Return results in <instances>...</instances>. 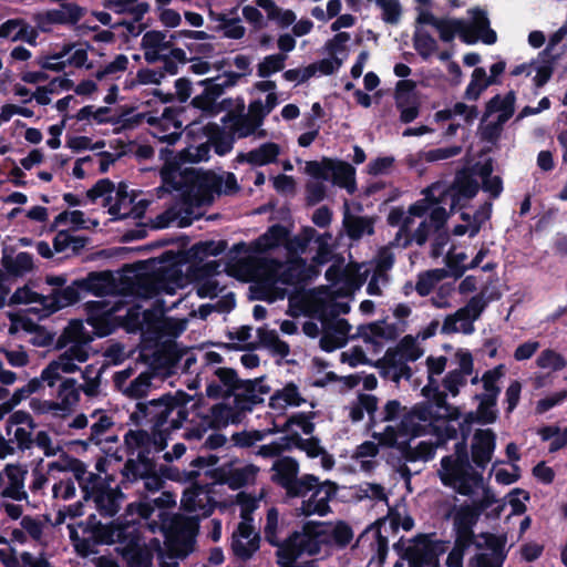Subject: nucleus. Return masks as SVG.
I'll use <instances>...</instances> for the list:
<instances>
[{"mask_svg":"<svg viewBox=\"0 0 567 567\" xmlns=\"http://www.w3.org/2000/svg\"><path fill=\"white\" fill-rule=\"evenodd\" d=\"M116 285L111 272H91L87 277L74 280L63 289L53 290L49 295H41L28 287L17 289L11 299L17 303L30 305V311L39 318L50 315L75 303L80 292H90L96 297H106L101 300L87 301L85 305L87 323L99 337L111 334L117 327H124L126 311L133 305L124 296L116 295Z\"/></svg>","mask_w":567,"mask_h":567,"instance_id":"obj_1","label":"nucleus"},{"mask_svg":"<svg viewBox=\"0 0 567 567\" xmlns=\"http://www.w3.org/2000/svg\"><path fill=\"white\" fill-rule=\"evenodd\" d=\"M434 401L416 404L404 413L405 408L399 401H389L382 410V419H373V437L386 446L406 436L437 434L439 440L454 439L457 433L454 422L460 412L445 403L444 395Z\"/></svg>","mask_w":567,"mask_h":567,"instance_id":"obj_2","label":"nucleus"},{"mask_svg":"<svg viewBox=\"0 0 567 567\" xmlns=\"http://www.w3.org/2000/svg\"><path fill=\"white\" fill-rule=\"evenodd\" d=\"M185 281L186 279L176 267L153 277L141 278L135 292L143 299L155 298L154 310H142L141 305H133L126 311L124 328L130 332L140 330L155 338L177 337L182 333L186 329L187 320L166 317L164 313L184 301L183 296H178L173 301H167L165 297L175 296L179 289L184 288Z\"/></svg>","mask_w":567,"mask_h":567,"instance_id":"obj_3","label":"nucleus"},{"mask_svg":"<svg viewBox=\"0 0 567 567\" xmlns=\"http://www.w3.org/2000/svg\"><path fill=\"white\" fill-rule=\"evenodd\" d=\"M69 529L76 553L83 557L93 554L99 544H117L116 550L130 567H151V548L141 538L140 529L134 524L122 525L113 522L102 525L90 516L86 524L69 526Z\"/></svg>","mask_w":567,"mask_h":567,"instance_id":"obj_4","label":"nucleus"},{"mask_svg":"<svg viewBox=\"0 0 567 567\" xmlns=\"http://www.w3.org/2000/svg\"><path fill=\"white\" fill-rule=\"evenodd\" d=\"M196 408L197 401L183 392L152 401L147 415L154 421L155 431L150 434L143 430H130L124 436L127 451L132 456H136L134 461H148V454L164 450L166 442L163 432L179 429L187 420L189 409L195 411Z\"/></svg>","mask_w":567,"mask_h":567,"instance_id":"obj_5","label":"nucleus"},{"mask_svg":"<svg viewBox=\"0 0 567 567\" xmlns=\"http://www.w3.org/2000/svg\"><path fill=\"white\" fill-rule=\"evenodd\" d=\"M316 235V229L311 227H305L292 238L287 235L285 248L289 257L285 262L264 260L259 265L248 267L241 278L245 281L258 282L265 289L276 290L279 297L284 298L285 289H281L279 285H295L310 278L311 268L300 255L306 252Z\"/></svg>","mask_w":567,"mask_h":567,"instance_id":"obj_6","label":"nucleus"},{"mask_svg":"<svg viewBox=\"0 0 567 567\" xmlns=\"http://www.w3.org/2000/svg\"><path fill=\"white\" fill-rule=\"evenodd\" d=\"M239 190L237 178L233 173H204L197 178V188L182 193V200L159 216L157 226L167 227L175 224L178 227L189 226L193 220L203 215V207L209 205L214 195H233Z\"/></svg>","mask_w":567,"mask_h":567,"instance_id":"obj_7","label":"nucleus"},{"mask_svg":"<svg viewBox=\"0 0 567 567\" xmlns=\"http://www.w3.org/2000/svg\"><path fill=\"white\" fill-rule=\"evenodd\" d=\"M424 195V198L413 204L406 214L399 209L390 213L389 223L391 225L402 220L395 237L398 245L406 246L412 241L420 246L423 245L432 229H439L447 219L446 208L439 205L433 198H427L426 192Z\"/></svg>","mask_w":567,"mask_h":567,"instance_id":"obj_8","label":"nucleus"},{"mask_svg":"<svg viewBox=\"0 0 567 567\" xmlns=\"http://www.w3.org/2000/svg\"><path fill=\"white\" fill-rule=\"evenodd\" d=\"M439 476L445 486L470 496L481 509H486L498 503L495 494L485 484L483 476L472 468L465 452L443 457Z\"/></svg>","mask_w":567,"mask_h":567,"instance_id":"obj_9","label":"nucleus"},{"mask_svg":"<svg viewBox=\"0 0 567 567\" xmlns=\"http://www.w3.org/2000/svg\"><path fill=\"white\" fill-rule=\"evenodd\" d=\"M392 265L393 256L386 250L380 254L375 267L370 264H349L344 268L332 265L326 271V278L329 281L328 296L331 300L349 297L360 289L373 269L385 272Z\"/></svg>","mask_w":567,"mask_h":567,"instance_id":"obj_10","label":"nucleus"},{"mask_svg":"<svg viewBox=\"0 0 567 567\" xmlns=\"http://www.w3.org/2000/svg\"><path fill=\"white\" fill-rule=\"evenodd\" d=\"M470 20L456 18H440L435 30L440 39L444 42H451L456 35L467 44L476 43L478 40L485 44L496 42V33L489 28V21L486 12L480 9L468 10Z\"/></svg>","mask_w":567,"mask_h":567,"instance_id":"obj_11","label":"nucleus"},{"mask_svg":"<svg viewBox=\"0 0 567 567\" xmlns=\"http://www.w3.org/2000/svg\"><path fill=\"white\" fill-rule=\"evenodd\" d=\"M323 528L324 523H309L301 532L291 535L277 550L278 564L281 567H295L299 556L326 551L329 546Z\"/></svg>","mask_w":567,"mask_h":567,"instance_id":"obj_12","label":"nucleus"},{"mask_svg":"<svg viewBox=\"0 0 567 567\" xmlns=\"http://www.w3.org/2000/svg\"><path fill=\"white\" fill-rule=\"evenodd\" d=\"M176 496L172 493L164 492L153 502L141 501L132 503L126 507L124 522L117 520L122 525L137 524L142 519H147L152 516L155 507L159 509L158 517L161 518L159 528L165 535L178 534L182 532V517L179 515L169 516L166 509L175 506Z\"/></svg>","mask_w":567,"mask_h":567,"instance_id":"obj_13","label":"nucleus"},{"mask_svg":"<svg viewBox=\"0 0 567 567\" xmlns=\"http://www.w3.org/2000/svg\"><path fill=\"white\" fill-rule=\"evenodd\" d=\"M287 235H289V231L285 226L274 225L248 245L244 243L235 245L234 249L239 254H245L246 257L241 258L237 264L231 265L230 271L240 280L245 281L241 275L246 269L252 265H259V262L264 260H269L268 258H260L259 256L269 254L281 246L285 247Z\"/></svg>","mask_w":567,"mask_h":567,"instance_id":"obj_14","label":"nucleus"},{"mask_svg":"<svg viewBox=\"0 0 567 567\" xmlns=\"http://www.w3.org/2000/svg\"><path fill=\"white\" fill-rule=\"evenodd\" d=\"M264 495L262 491L258 496H251L245 492L237 495L241 522L233 533L231 549L241 559H248L259 548V535L252 525L250 515L258 508Z\"/></svg>","mask_w":567,"mask_h":567,"instance_id":"obj_15","label":"nucleus"},{"mask_svg":"<svg viewBox=\"0 0 567 567\" xmlns=\"http://www.w3.org/2000/svg\"><path fill=\"white\" fill-rule=\"evenodd\" d=\"M86 195L91 200L102 198L103 205L109 207V213L114 218H138L144 209L142 202L135 204V197L127 192L126 185L118 184L115 187L109 179L99 181Z\"/></svg>","mask_w":567,"mask_h":567,"instance_id":"obj_16","label":"nucleus"},{"mask_svg":"<svg viewBox=\"0 0 567 567\" xmlns=\"http://www.w3.org/2000/svg\"><path fill=\"white\" fill-rule=\"evenodd\" d=\"M337 485L330 481L319 482L311 475L290 497L300 498L296 506L298 514L303 516H324L330 512V501L337 495Z\"/></svg>","mask_w":567,"mask_h":567,"instance_id":"obj_17","label":"nucleus"},{"mask_svg":"<svg viewBox=\"0 0 567 567\" xmlns=\"http://www.w3.org/2000/svg\"><path fill=\"white\" fill-rule=\"evenodd\" d=\"M251 59L244 54H238L233 60V65L237 72H227L221 75L208 78L199 82L204 85V92L193 99L192 104L203 111H212L215 100L224 92L226 87L233 86L237 81L250 73Z\"/></svg>","mask_w":567,"mask_h":567,"instance_id":"obj_18","label":"nucleus"},{"mask_svg":"<svg viewBox=\"0 0 567 567\" xmlns=\"http://www.w3.org/2000/svg\"><path fill=\"white\" fill-rule=\"evenodd\" d=\"M474 168L470 171H462L456 175L454 185L446 187L444 184L436 183L425 189L427 198H433L439 205L453 210L456 206H463V200L473 198L478 189L480 184L475 178Z\"/></svg>","mask_w":567,"mask_h":567,"instance_id":"obj_19","label":"nucleus"},{"mask_svg":"<svg viewBox=\"0 0 567 567\" xmlns=\"http://www.w3.org/2000/svg\"><path fill=\"white\" fill-rule=\"evenodd\" d=\"M307 172L312 178L332 182L352 194L355 190V169L348 163L323 159L307 163Z\"/></svg>","mask_w":567,"mask_h":567,"instance_id":"obj_20","label":"nucleus"},{"mask_svg":"<svg viewBox=\"0 0 567 567\" xmlns=\"http://www.w3.org/2000/svg\"><path fill=\"white\" fill-rule=\"evenodd\" d=\"M486 307V300L483 295H476L455 313L447 316L441 327V332L445 334L474 332V322L477 320Z\"/></svg>","mask_w":567,"mask_h":567,"instance_id":"obj_21","label":"nucleus"},{"mask_svg":"<svg viewBox=\"0 0 567 567\" xmlns=\"http://www.w3.org/2000/svg\"><path fill=\"white\" fill-rule=\"evenodd\" d=\"M476 553L470 559V567H502L506 558L505 543L493 534H481L472 544Z\"/></svg>","mask_w":567,"mask_h":567,"instance_id":"obj_22","label":"nucleus"},{"mask_svg":"<svg viewBox=\"0 0 567 567\" xmlns=\"http://www.w3.org/2000/svg\"><path fill=\"white\" fill-rule=\"evenodd\" d=\"M142 122L150 126V134L161 143L174 145L182 135L183 123L177 118V112L171 107H165L162 115L140 114Z\"/></svg>","mask_w":567,"mask_h":567,"instance_id":"obj_23","label":"nucleus"},{"mask_svg":"<svg viewBox=\"0 0 567 567\" xmlns=\"http://www.w3.org/2000/svg\"><path fill=\"white\" fill-rule=\"evenodd\" d=\"M447 548L449 542L420 536L408 548V556L414 567H437L439 557Z\"/></svg>","mask_w":567,"mask_h":567,"instance_id":"obj_24","label":"nucleus"},{"mask_svg":"<svg viewBox=\"0 0 567 567\" xmlns=\"http://www.w3.org/2000/svg\"><path fill=\"white\" fill-rule=\"evenodd\" d=\"M153 373L144 371L138 374L135 370L127 368L117 371L113 381L116 389L125 396L131 399H140L148 394L152 386Z\"/></svg>","mask_w":567,"mask_h":567,"instance_id":"obj_25","label":"nucleus"},{"mask_svg":"<svg viewBox=\"0 0 567 567\" xmlns=\"http://www.w3.org/2000/svg\"><path fill=\"white\" fill-rule=\"evenodd\" d=\"M99 477L94 474V477L89 481V488L83 489L85 493V501H93L96 509L101 515L114 516L123 502L124 495L117 488H105L97 486Z\"/></svg>","mask_w":567,"mask_h":567,"instance_id":"obj_26","label":"nucleus"},{"mask_svg":"<svg viewBox=\"0 0 567 567\" xmlns=\"http://www.w3.org/2000/svg\"><path fill=\"white\" fill-rule=\"evenodd\" d=\"M404 331V323L378 321L362 330V339L368 351L379 353L384 344L395 340Z\"/></svg>","mask_w":567,"mask_h":567,"instance_id":"obj_27","label":"nucleus"},{"mask_svg":"<svg viewBox=\"0 0 567 567\" xmlns=\"http://www.w3.org/2000/svg\"><path fill=\"white\" fill-rule=\"evenodd\" d=\"M142 48L144 50V58L147 62L154 63L167 54L179 61L185 60V51L179 48H173L167 35L161 31H148L142 38Z\"/></svg>","mask_w":567,"mask_h":567,"instance_id":"obj_28","label":"nucleus"},{"mask_svg":"<svg viewBox=\"0 0 567 567\" xmlns=\"http://www.w3.org/2000/svg\"><path fill=\"white\" fill-rule=\"evenodd\" d=\"M454 368L443 380L444 389L453 396L460 393V389L466 384V379L473 372V357L468 350L457 349L453 354Z\"/></svg>","mask_w":567,"mask_h":567,"instance_id":"obj_29","label":"nucleus"},{"mask_svg":"<svg viewBox=\"0 0 567 567\" xmlns=\"http://www.w3.org/2000/svg\"><path fill=\"white\" fill-rule=\"evenodd\" d=\"M272 481L286 489L287 496H291L306 481L311 480V474L297 477L298 463L290 457H282L272 464Z\"/></svg>","mask_w":567,"mask_h":567,"instance_id":"obj_30","label":"nucleus"},{"mask_svg":"<svg viewBox=\"0 0 567 567\" xmlns=\"http://www.w3.org/2000/svg\"><path fill=\"white\" fill-rule=\"evenodd\" d=\"M214 506L215 502L207 486L193 485L184 492L182 497L183 509L195 519L210 515Z\"/></svg>","mask_w":567,"mask_h":567,"instance_id":"obj_31","label":"nucleus"},{"mask_svg":"<svg viewBox=\"0 0 567 567\" xmlns=\"http://www.w3.org/2000/svg\"><path fill=\"white\" fill-rule=\"evenodd\" d=\"M553 63L547 56L539 54L536 59L515 65L509 74L512 76L532 78L536 87L545 85L553 75Z\"/></svg>","mask_w":567,"mask_h":567,"instance_id":"obj_32","label":"nucleus"},{"mask_svg":"<svg viewBox=\"0 0 567 567\" xmlns=\"http://www.w3.org/2000/svg\"><path fill=\"white\" fill-rule=\"evenodd\" d=\"M351 326L344 319L334 318L322 322L320 348L327 352L342 348L349 339Z\"/></svg>","mask_w":567,"mask_h":567,"instance_id":"obj_33","label":"nucleus"},{"mask_svg":"<svg viewBox=\"0 0 567 567\" xmlns=\"http://www.w3.org/2000/svg\"><path fill=\"white\" fill-rule=\"evenodd\" d=\"M496 449V434L491 429L476 430L472 443L471 454L477 467L485 468L492 461Z\"/></svg>","mask_w":567,"mask_h":567,"instance_id":"obj_34","label":"nucleus"},{"mask_svg":"<svg viewBox=\"0 0 567 567\" xmlns=\"http://www.w3.org/2000/svg\"><path fill=\"white\" fill-rule=\"evenodd\" d=\"M4 472L8 482L0 473V496L14 501L25 499L24 478L28 473L27 468L17 464H8Z\"/></svg>","mask_w":567,"mask_h":567,"instance_id":"obj_35","label":"nucleus"},{"mask_svg":"<svg viewBox=\"0 0 567 567\" xmlns=\"http://www.w3.org/2000/svg\"><path fill=\"white\" fill-rule=\"evenodd\" d=\"M483 509L478 508L473 502V506L463 505L460 506L454 514L453 518V530L455 539L462 542L474 543L476 537L473 533V527L477 522L480 512Z\"/></svg>","mask_w":567,"mask_h":567,"instance_id":"obj_36","label":"nucleus"},{"mask_svg":"<svg viewBox=\"0 0 567 567\" xmlns=\"http://www.w3.org/2000/svg\"><path fill=\"white\" fill-rule=\"evenodd\" d=\"M413 90V82L408 80L399 81L395 87V104L403 123H410L419 115V101Z\"/></svg>","mask_w":567,"mask_h":567,"instance_id":"obj_37","label":"nucleus"},{"mask_svg":"<svg viewBox=\"0 0 567 567\" xmlns=\"http://www.w3.org/2000/svg\"><path fill=\"white\" fill-rule=\"evenodd\" d=\"M492 213V204L484 203L473 214L467 212L461 213L462 223L455 225L452 233L455 236H464L475 237L482 226L489 219Z\"/></svg>","mask_w":567,"mask_h":567,"instance_id":"obj_38","label":"nucleus"},{"mask_svg":"<svg viewBox=\"0 0 567 567\" xmlns=\"http://www.w3.org/2000/svg\"><path fill=\"white\" fill-rule=\"evenodd\" d=\"M151 472L152 464L150 461L135 462L134 458H128L124 466L123 475L130 481L142 478L145 489L150 492L159 491L163 486V480Z\"/></svg>","mask_w":567,"mask_h":567,"instance_id":"obj_39","label":"nucleus"},{"mask_svg":"<svg viewBox=\"0 0 567 567\" xmlns=\"http://www.w3.org/2000/svg\"><path fill=\"white\" fill-rule=\"evenodd\" d=\"M516 95L513 91H509L504 96L496 95L487 103V114H497L496 123L492 126H486V131L493 128L494 133H498L504 123H506L515 110Z\"/></svg>","mask_w":567,"mask_h":567,"instance_id":"obj_40","label":"nucleus"},{"mask_svg":"<svg viewBox=\"0 0 567 567\" xmlns=\"http://www.w3.org/2000/svg\"><path fill=\"white\" fill-rule=\"evenodd\" d=\"M38 31L23 19H9L0 24V38L12 42L23 41L31 45L37 44Z\"/></svg>","mask_w":567,"mask_h":567,"instance_id":"obj_41","label":"nucleus"},{"mask_svg":"<svg viewBox=\"0 0 567 567\" xmlns=\"http://www.w3.org/2000/svg\"><path fill=\"white\" fill-rule=\"evenodd\" d=\"M238 379L231 369L218 368L214 371V379L207 384L206 392L212 398L231 395L238 390Z\"/></svg>","mask_w":567,"mask_h":567,"instance_id":"obj_42","label":"nucleus"},{"mask_svg":"<svg viewBox=\"0 0 567 567\" xmlns=\"http://www.w3.org/2000/svg\"><path fill=\"white\" fill-rule=\"evenodd\" d=\"M475 399L478 400L480 404L475 412H470L464 416L463 422L460 424L463 432H468L471 424L474 422L491 424L497 419V401H492L491 398L477 394L475 395Z\"/></svg>","mask_w":567,"mask_h":567,"instance_id":"obj_43","label":"nucleus"},{"mask_svg":"<svg viewBox=\"0 0 567 567\" xmlns=\"http://www.w3.org/2000/svg\"><path fill=\"white\" fill-rule=\"evenodd\" d=\"M48 472H72L80 486L83 489L89 488L90 478L94 477L93 473L86 471L85 465L75 458L62 456L58 461L48 464Z\"/></svg>","mask_w":567,"mask_h":567,"instance_id":"obj_44","label":"nucleus"},{"mask_svg":"<svg viewBox=\"0 0 567 567\" xmlns=\"http://www.w3.org/2000/svg\"><path fill=\"white\" fill-rule=\"evenodd\" d=\"M151 550L153 548H156L158 550L157 556L161 567H177L179 560L184 559L190 550L189 542H184L183 544H179L173 540H168L165 544L164 548L159 547L158 542H151Z\"/></svg>","mask_w":567,"mask_h":567,"instance_id":"obj_45","label":"nucleus"},{"mask_svg":"<svg viewBox=\"0 0 567 567\" xmlns=\"http://www.w3.org/2000/svg\"><path fill=\"white\" fill-rule=\"evenodd\" d=\"M82 10L74 4L63 6L61 9H52L37 17L38 27L42 31H48V25L64 24L69 21H78L81 18Z\"/></svg>","mask_w":567,"mask_h":567,"instance_id":"obj_46","label":"nucleus"},{"mask_svg":"<svg viewBox=\"0 0 567 567\" xmlns=\"http://www.w3.org/2000/svg\"><path fill=\"white\" fill-rule=\"evenodd\" d=\"M305 402L306 400L299 392L298 386L293 383H288L270 396L269 406L278 414H281L288 408L299 406Z\"/></svg>","mask_w":567,"mask_h":567,"instance_id":"obj_47","label":"nucleus"},{"mask_svg":"<svg viewBox=\"0 0 567 567\" xmlns=\"http://www.w3.org/2000/svg\"><path fill=\"white\" fill-rule=\"evenodd\" d=\"M280 146L276 143H264L259 147L237 156L239 163H248L252 166H264L275 163L280 154Z\"/></svg>","mask_w":567,"mask_h":567,"instance_id":"obj_48","label":"nucleus"},{"mask_svg":"<svg viewBox=\"0 0 567 567\" xmlns=\"http://www.w3.org/2000/svg\"><path fill=\"white\" fill-rule=\"evenodd\" d=\"M213 420H204L198 426H194L185 433L187 440H200L209 427L220 426L228 423L231 410L225 405L212 408Z\"/></svg>","mask_w":567,"mask_h":567,"instance_id":"obj_49","label":"nucleus"},{"mask_svg":"<svg viewBox=\"0 0 567 567\" xmlns=\"http://www.w3.org/2000/svg\"><path fill=\"white\" fill-rule=\"evenodd\" d=\"M89 359V352L82 344H73L59 355L54 363L63 373H73Z\"/></svg>","mask_w":567,"mask_h":567,"instance_id":"obj_50","label":"nucleus"},{"mask_svg":"<svg viewBox=\"0 0 567 567\" xmlns=\"http://www.w3.org/2000/svg\"><path fill=\"white\" fill-rule=\"evenodd\" d=\"M80 401V386L74 379H65L58 389V406L61 414L70 413Z\"/></svg>","mask_w":567,"mask_h":567,"instance_id":"obj_51","label":"nucleus"},{"mask_svg":"<svg viewBox=\"0 0 567 567\" xmlns=\"http://www.w3.org/2000/svg\"><path fill=\"white\" fill-rule=\"evenodd\" d=\"M20 525L21 528H14L11 533L12 539L20 544H24L28 537L39 542L45 527V524L40 518L31 516H23Z\"/></svg>","mask_w":567,"mask_h":567,"instance_id":"obj_52","label":"nucleus"},{"mask_svg":"<svg viewBox=\"0 0 567 567\" xmlns=\"http://www.w3.org/2000/svg\"><path fill=\"white\" fill-rule=\"evenodd\" d=\"M447 360L445 357H429L426 359L429 383L423 388L422 392L426 398L439 399L443 395L439 392V384L435 377L441 375L446 368Z\"/></svg>","mask_w":567,"mask_h":567,"instance_id":"obj_53","label":"nucleus"},{"mask_svg":"<svg viewBox=\"0 0 567 567\" xmlns=\"http://www.w3.org/2000/svg\"><path fill=\"white\" fill-rule=\"evenodd\" d=\"M377 398L369 394L359 395L358 400L349 406V416L353 422L361 421L364 413H368L371 419V430L373 431V419L380 421L382 419V411L379 415H374L377 411Z\"/></svg>","mask_w":567,"mask_h":567,"instance_id":"obj_54","label":"nucleus"},{"mask_svg":"<svg viewBox=\"0 0 567 567\" xmlns=\"http://www.w3.org/2000/svg\"><path fill=\"white\" fill-rule=\"evenodd\" d=\"M256 3L266 12L268 20L275 21L281 28L293 24L297 19L292 10L279 8L272 0H256Z\"/></svg>","mask_w":567,"mask_h":567,"instance_id":"obj_55","label":"nucleus"},{"mask_svg":"<svg viewBox=\"0 0 567 567\" xmlns=\"http://www.w3.org/2000/svg\"><path fill=\"white\" fill-rule=\"evenodd\" d=\"M259 468L252 464L239 465L230 468L225 481L230 488L237 489L255 482Z\"/></svg>","mask_w":567,"mask_h":567,"instance_id":"obj_56","label":"nucleus"},{"mask_svg":"<svg viewBox=\"0 0 567 567\" xmlns=\"http://www.w3.org/2000/svg\"><path fill=\"white\" fill-rule=\"evenodd\" d=\"M54 226H68L72 230L90 229L99 226L97 220L86 218L81 210H65L60 213L54 219Z\"/></svg>","mask_w":567,"mask_h":567,"instance_id":"obj_57","label":"nucleus"},{"mask_svg":"<svg viewBox=\"0 0 567 567\" xmlns=\"http://www.w3.org/2000/svg\"><path fill=\"white\" fill-rule=\"evenodd\" d=\"M493 166L491 162L475 165L474 173L482 181L483 190L488 193L493 198L501 195L503 190L502 179L493 176Z\"/></svg>","mask_w":567,"mask_h":567,"instance_id":"obj_58","label":"nucleus"},{"mask_svg":"<svg viewBox=\"0 0 567 567\" xmlns=\"http://www.w3.org/2000/svg\"><path fill=\"white\" fill-rule=\"evenodd\" d=\"M312 419L313 413H296L285 421L282 431L290 433L292 441L299 437L300 434H311L315 430Z\"/></svg>","mask_w":567,"mask_h":567,"instance_id":"obj_59","label":"nucleus"},{"mask_svg":"<svg viewBox=\"0 0 567 567\" xmlns=\"http://www.w3.org/2000/svg\"><path fill=\"white\" fill-rule=\"evenodd\" d=\"M497 83V80L493 78H488L485 69L476 68L474 69L471 81L465 90V99L470 101H476L481 96V94L492 84Z\"/></svg>","mask_w":567,"mask_h":567,"instance_id":"obj_60","label":"nucleus"},{"mask_svg":"<svg viewBox=\"0 0 567 567\" xmlns=\"http://www.w3.org/2000/svg\"><path fill=\"white\" fill-rule=\"evenodd\" d=\"M505 375V365L499 364L491 370H487L483 373L481 381L483 383L484 393L482 396L491 398L492 401H497L498 395L501 393V388L498 386L499 381Z\"/></svg>","mask_w":567,"mask_h":567,"instance_id":"obj_61","label":"nucleus"},{"mask_svg":"<svg viewBox=\"0 0 567 567\" xmlns=\"http://www.w3.org/2000/svg\"><path fill=\"white\" fill-rule=\"evenodd\" d=\"M343 224L348 236L352 239H360L364 235H371L373 233L372 220L367 217L346 214Z\"/></svg>","mask_w":567,"mask_h":567,"instance_id":"obj_62","label":"nucleus"},{"mask_svg":"<svg viewBox=\"0 0 567 567\" xmlns=\"http://www.w3.org/2000/svg\"><path fill=\"white\" fill-rule=\"evenodd\" d=\"M3 266L13 276H23L32 270L33 259L28 252H19L16 256H4Z\"/></svg>","mask_w":567,"mask_h":567,"instance_id":"obj_63","label":"nucleus"},{"mask_svg":"<svg viewBox=\"0 0 567 567\" xmlns=\"http://www.w3.org/2000/svg\"><path fill=\"white\" fill-rule=\"evenodd\" d=\"M413 45L423 59L431 58L439 49L437 41L422 28H416L413 35Z\"/></svg>","mask_w":567,"mask_h":567,"instance_id":"obj_64","label":"nucleus"}]
</instances>
